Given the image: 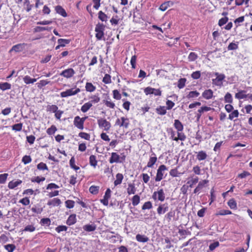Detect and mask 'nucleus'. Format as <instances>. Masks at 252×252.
Here are the masks:
<instances>
[{"instance_id":"nucleus-1","label":"nucleus","mask_w":252,"mask_h":252,"mask_svg":"<svg viewBox=\"0 0 252 252\" xmlns=\"http://www.w3.org/2000/svg\"><path fill=\"white\" fill-rule=\"evenodd\" d=\"M126 158V156L125 155L120 156L117 153L112 152L109 159V162L111 164L114 163H123L125 161Z\"/></svg>"},{"instance_id":"nucleus-2","label":"nucleus","mask_w":252,"mask_h":252,"mask_svg":"<svg viewBox=\"0 0 252 252\" xmlns=\"http://www.w3.org/2000/svg\"><path fill=\"white\" fill-rule=\"evenodd\" d=\"M105 30V25L100 23H98L96 25L95 27V37L97 40H101L104 37V31Z\"/></svg>"},{"instance_id":"nucleus-3","label":"nucleus","mask_w":252,"mask_h":252,"mask_svg":"<svg viewBox=\"0 0 252 252\" xmlns=\"http://www.w3.org/2000/svg\"><path fill=\"white\" fill-rule=\"evenodd\" d=\"M130 125V121L128 118L126 117H122L118 118L115 122V125L120 127L124 128H128Z\"/></svg>"},{"instance_id":"nucleus-4","label":"nucleus","mask_w":252,"mask_h":252,"mask_svg":"<svg viewBox=\"0 0 252 252\" xmlns=\"http://www.w3.org/2000/svg\"><path fill=\"white\" fill-rule=\"evenodd\" d=\"M169 133L170 135V139L172 140L177 142L179 140L184 141L186 139V135L185 133H181L177 132V136H176V132L172 128L169 129Z\"/></svg>"},{"instance_id":"nucleus-5","label":"nucleus","mask_w":252,"mask_h":252,"mask_svg":"<svg viewBox=\"0 0 252 252\" xmlns=\"http://www.w3.org/2000/svg\"><path fill=\"white\" fill-rule=\"evenodd\" d=\"M99 128H103L104 130L108 131L111 127V123L105 118H100L97 121Z\"/></svg>"},{"instance_id":"nucleus-6","label":"nucleus","mask_w":252,"mask_h":252,"mask_svg":"<svg viewBox=\"0 0 252 252\" xmlns=\"http://www.w3.org/2000/svg\"><path fill=\"white\" fill-rule=\"evenodd\" d=\"M214 75L216 76V78L212 80L213 84L217 86H222L223 85L222 81L225 78V75L222 73L220 74L218 72L214 73Z\"/></svg>"},{"instance_id":"nucleus-7","label":"nucleus","mask_w":252,"mask_h":252,"mask_svg":"<svg viewBox=\"0 0 252 252\" xmlns=\"http://www.w3.org/2000/svg\"><path fill=\"white\" fill-rule=\"evenodd\" d=\"M167 170V168L165 165H160L157 169V174L155 177V181H160L163 178L164 172Z\"/></svg>"},{"instance_id":"nucleus-8","label":"nucleus","mask_w":252,"mask_h":252,"mask_svg":"<svg viewBox=\"0 0 252 252\" xmlns=\"http://www.w3.org/2000/svg\"><path fill=\"white\" fill-rule=\"evenodd\" d=\"M81 90L78 88H71L70 89L66 90L65 91L61 93V96L62 97H67L70 96L74 95L79 92Z\"/></svg>"},{"instance_id":"nucleus-9","label":"nucleus","mask_w":252,"mask_h":252,"mask_svg":"<svg viewBox=\"0 0 252 252\" xmlns=\"http://www.w3.org/2000/svg\"><path fill=\"white\" fill-rule=\"evenodd\" d=\"M27 44L25 43H19L12 46L9 50V53L15 52L16 53L22 52L26 50Z\"/></svg>"},{"instance_id":"nucleus-10","label":"nucleus","mask_w":252,"mask_h":252,"mask_svg":"<svg viewBox=\"0 0 252 252\" xmlns=\"http://www.w3.org/2000/svg\"><path fill=\"white\" fill-rule=\"evenodd\" d=\"M165 194L162 189H160L158 191L154 192L152 195V198L154 201L158 200L162 202L165 200Z\"/></svg>"},{"instance_id":"nucleus-11","label":"nucleus","mask_w":252,"mask_h":252,"mask_svg":"<svg viewBox=\"0 0 252 252\" xmlns=\"http://www.w3.org/2000/svg\"><path fill=\"white\" fill-rule=\"evenodd\" d=\"M157 161L158 158L156 154L154 152H152L151 155L150 156V158L147 162V165L144 167L143 170H146L147 168H153Z\"/></svg>"},{"instance_id":"nucleus-12","label":"nucleus","mask_w":252,"mask_h":252,"mask_svg":"<svg viewBox=\"0 0 252 252\" xmlns=\"http://www.w3.org/2000/svg\"><path fill=\"white\" fill-rule=\"evenodd\" d=\"M111 190L109 188H108L102 199L100 200V202L104 206H108L109 204V200L111 198Z\"/></svg>"},{"instance_id":"nucleus-13","label":"nucleus","mask_w":252,"mask_h":252,"mask_svg":"<svg viewBox=\"0 0 252 252\" xmlns=\"http://www.w3.org/2000/svg\"><path fill=\"white\" fill-rule=\"evenodd\" d=\"M75 72L72 68L66 69L60 73V75L66 78H70L73 76Z\"/></svg>"},{"instance_id":"nucleus-14","label":"nucleus","mask_w":252,"mask_h":252,"mask_svg":"<svg viewBox=\"0 0 252 252\" xmlns=\"http://www.w3.org/2000/svg\"><path fill=\"white\" fill-rule=\"evenodd\" d=\"M168 209L167 203L160 204L157 209V213L159 216H161L167 212Z\"/></svg>"},{"instance_id":"nucleus-15","label":"nucleus","mask_w":252,"mask_h":252,"mask_svg":"<svg viewBox=\"0 0 252 252\" xmlns=\"http://www.w3.org/2000/svg\"><path fill=\"white\" fill-rule=\"evenodd\" d=\"M82 119L79 116H77L74 117L73 121L74 126L78 129L83 130L84 128V124L83 123Z\"/></svg>"},{"instance_id":"nucleus-16","label":"nucleus","mask_w":252,"mask_h":252,"mask_svg":"<svg viewBox=\"0 0 252 252\" xmlns=\"http://www.w3.org/2000/svg\"><path fill=\"white\" fill-rule=\"evenodd\" d=\"M208 183V180H203L199 182L197 186L194 189L193 193H199L202 189L205 187V185H206Z\"/></svg>"},{"instance_id":"nucleus-17","label":"nucleus","mask_w":252,"mask_h":252,"mask_svg":"<svg viewBox=\"0 0 252 252\" xmlns=\"http://www.w3.org/2000/svg\"><path fill=\"white\" fill-rule=\"evenodd\" d=\"M173 125L175 129L177 130V132L181 133H184L183 132L184 129V126L179 120H175Z\"/></svg>"},{"instance_id":"nucleus-18","label":"nucleus","mask_w":252,"mask_h":252,"mask_svg":"<svg viewBox=\"0 0 252 252\" xmlns=\"http://www.w3.org/2000/svg\"><path fill=\"white\" fill-rule=\"evenodd\" d=\"M103 103L107 107L110 109H114L116 107L115 103L111 100L109 95L106 99L103 100Z\"/></svg>"},{"instance_id":"nucleus-19","label":"nucleus","mask_w":252,"mask_h":252,"mask_svg":"<svg viewBox=\"0 0 252 252\" xmlns=\"http://www.w3.org/2000/svg\"><path fill=\"white\" fill-rule=\"evenodd\" d=\"M22 183V181L19 179H18L16 181L12 180L8 183V188L9 189H14L16 187L20 185Z\"/></svg>"},{"instance_id":"nucleus-20","label":"nucleus","mask_w":252,"mask_h":252,"mask_svg":"<svg viewBox=\"0 0 252 252\" xmlns=\"http://www.w3.org/2000/svg\"><path fill=\"white\" fill-rule=\"evenodd\" d=\"M77 221L76 215L75 214H71L67 218L66 223L70 226L74 224Z\"/></svg>"},{"instance_id":"nucleus-21","label":"nucleus","mask_w":252,"mask_h":252,"mask_svg":"<svg viewBox=\"0 0 252 252\" xmlns=\"http://www.w3.org/2000/svg\"><path fill=\"white\" fill-rule=\"evenodd\" d=\"M213 91L211 89L205 90L202 94V97L206 99H210L213 97Z\"/></svg>"},{"instance_id":"nucleus-22","label":"nucleus","mask_w":252,"mask_h":252,"mask_svg":"<svg viewBox=\"0 0 252 252\" xmlns=\"http://www.w3.org/2000/svg\"><path fill=\"white\" fill-rule=\"evenodd\" d=\"M62 202L60 199L58 198H54L50 200L47 202V205L49 206H58L61 204Z\"/></svg>"},{"instance_id":"nucleus-23","label":"nucleus","mask_w":252,"mask_h":252,"mask_svg":"<svg viewBox=\"0 0 252 252\" xmlns=\"http://www.w3.org/2000/svg\"><path fill=\"white\" fill-rule=\"evenodd\" d=\"M69 165L70 167L75 170L76 173H80L81 171H78L80 170V167L75 165V159L74 157H72L69 160Z\"/></svg>"},{"instance_id":"nucleus-24","label":"nucleus","mask_w":252,"mask_h":252,"mask_svg":"<svg viewBox=\"0 0 252 252\" xmlns=\"http://www.w3.org/2000/svg\"><path fill=\"white\" fill-rule=\"evenodd\" d=\"M136 189L135 187V185L132 183H129L128 184V187L126 189L127 193L128 195L134 194L136 192Z\"/></svg>"},{"instance_id":"nucleus-25","label":"nucleus","mask_w":252,"mask_h":252,"mask_svg":"<svg viewBox=\"0 0 252 252\" xmlns=\"http://www.w3.org/2000/svg\"><path fill=\"white\" fill-rule=\"evenodd\" d=\"M196 153H197L196 158L199 161L205 160L207 158V155L206 152H205L204 151H200Z\"/></svg>"},{"instance_id":"nucleus-26","label":"nucleus","mask_w":252,"mask_h":252,"mask_svg":"<svg viewBox=\"0 0 252 252\" xmlns=\"http://www.w3.org/2000/svg\"><path fill=\"white\" fill-rule=\"evenodd\" d=\"M124 179V176L122 173H117L116 175V180L114 182V184L115 187L120 185Z\"/></svg>"},{"instance_id":"nucleus-27","label":"nucleus","mask_w":252,"mask_h":252,"mask_svg":"<svg viewBox=\"0 0 252 252\" xmlns=\"http://www.w3.org/2000/svg\"><path fill=\"white\" fill-rule=\"evenodd\" d=\"M173 4V2L170 1H167L162 3L159 9L162 11H165L171 5H172Z\"/></svg>"},{"instance_id":"nucleus-28","label":"nucleus","mask_w":252,"mask_h":252,"mask_svg":"<svg viewBox=\"0 0 252 252\" xmlns=\"http://www.w3.org/2000/svg\"><path fill=\"white\" fill-rule=\"evenodd\" d=\"M136 239L139 242L146 243L147 242L149 239V238L144 235L138 234L136 236Z\"/></svg>"},{"instance_id":"nucleus-29","label":"nucleus","mask_w":252,"mask_h":252,"mask_svg":"<svg viewBox=\"0 0 252 252\" xmlns=\"http://www.w3.org/2000/svg\"><path fill=\"white\" fill-rule=\"evenodd\" d=\"M96 226L94 224H86L83 226V228L84 230L87 232H92L94 231L96 229Z\"/></svg>"},{"instance_id":"nucleus-30","label":"nucleus","mask_w":252,"mask_h":252,"mask_svg":"<svg viewBox=\"0 0 252 252\" xmlns=\"http://www.w3.org/2000/svg\"><path fill=\"white\" fill-rule=\"evenodd\" d=\"M175 210H171L165 215L164 218L167 220L168 222H170L172 219H174L175 218Z\"/></svg>"},{"instance_id":"nucleus-31","label":"nucleus","mask_w":252,"mask_h":252,"mask_svg":"<svg viewBox=\"0 0 252 252\" xmlns=\"http://www.w3.org/2000/svg\"><path fill=\"white\" fill-rule=\"evenodd\" d=\"M246 91L245 90H240L238 93H236L235 94V97L238 99H242L246 98Z\"/></svg>"},{"instance_id":"nucleus-32","label":"nucleus","mask_w":252,"mask_h":252,"mask_svg":"<svg viewBox=\"0 0 252 252\" xmlns=\"http://www.w3.org/2000/svg\"><path fill=\"white\" fill-rule=\"evenodd\" d=\"M166 109L165 106H159L156 109V113L159 115H164L166 114Z\"/></svg>"},{"instance_id":"nucleus-33","label":"nucleus","mask_w":252,"mask_h":252,"mask_svg":"<svg viewBox=\"0 0 252 252\" xmlns=\"http://www.w3.org/2000/svg\"><path fill=\"white\" fill-rule=\"evenodd\" d=\"M56 12L62 16L65 17L67 16V13L65 10L60 5H57L55 7Z\"/></svg>"},{"instance_id":"nucleus-34","label":"nucleus","mask_w":252,"mask_h":252,"mask_svg":"<svg viewBox=\"0 0 252 252\" xmlns=\"http://www.w3.org/2000/svg\"><path fill=\"white\" fill-rule=\"evenodd\" d=\"M93 106V104L91 102H87L84 103L81 107V111L83 113L87 112Z\"/></svg>"},{"instance_id":"nucleus-35","label":"nucleus","mask_w":252,"mask_h":252,"mask_svg":"<svg viewBox=\"0 0 252 252\" xmlns=\"http://www.w3.org/2000/svg\"><path fill=\"white\" fill-rule=\"evenodd\" d=\"M85 89L87 92L92 93L96 90V87L91 82H87L85 85Z\"/></svg>"},{"instance_id":"nucleus-36","label":"nucleus","mask_w":252,"mask_h":252,"mask_svg":"<svg viewBox=\"0 0 252 252\" xmlns=\"http://www.w3.org/2000/svg\"><path fill=\"white\" fill-rule=\"evenodd\" d=\"M227 205L231 209L236 210L237 208V202L234 198H231L227 202Z\"/></svg>"},{"instance_id":"nucleus-37","label":"nucleus","mask_w":252,"mask_h":252,"mask_svg":"<svg viewBox=\"0 0 252 252\" xmlns=\"http://www.w3.org/2000/svg\"><path fill=\"white\" fill-rule=\"evenodd\" d=\"M37 80L36 78H32L30 76L26 75L23 78L24 83L27 84H33Z\"/></svg>"},{"instance_id":"nucleus-38","label":"nucleus","mask_w":252,"mask_h":252,"mask_svg":"<svg viewBox=\"0 0 252 252\" xmlns=\"http://www.w3.org/2000/svg\"><path fill=\"white\" fill-rule=\"evenodd\" d=\"M98 18L102 22H106L108 20V17L105 13L102 11H99L98 13Z\"/></svg>"},{"instance_id":"nucleus-39","label":"nucleus","mask_w":252,"mask_h":252,"mask_svg":"<svg viewBox=\"0 0 252 252\" xmlns=\"http://www.w3.org/2000/svg\"><path fill=\"white\" fill-rule=\"evenodd\" d=\"M89 163L90 164L95 168L97 164V161L96 160V157L94 155H91L89 158Z\"/></svg>"},{"instance_id":"nucleus-40","label":"nucleus","mask_w":252,"mask_h":252,"mask_svg":"<svg viewBox=\"0 0 252 252\" xmlns=\"http://www.w3.org/2000/svg\"><path fill=\"white\" fill-rule=\"evenodd\" d=\"M59 108L56 105L52 104V105H48L46 107V111L47 112L50 113H54Z\"/></svg>"},{"instance_id":"nucleus-41","label":"nucleus","mask_w":252,"mask_h":252,"mask_svg":"<svg viewBox=\"0 0 252 252\" xmlns=\"http://www.w3.org/2000/svg\"><path fill=\"white\" fill-rule=\"evenodd\" d=\"M232 214V212L229 210H220L219 211H218L215 215L216 216H224L227 215H231Z\"/></svg>"},{"instance_id":"nucleus-42","label":"nucleus","mask_w":252,"mask_h":252,"mask_svg":"<svg viewBox=\"0 0 252 252\" xmlns=\"http://www.w3.org/2000/svg\"><path fill=\"white\" fill-rule=\"evenodd\" d=\"M140 198L138 194L134 195L131 198L132 204L133 206H137L140 202Z\"/></svg>"},{"instance_id":"nucleus-43","label":"nucleus","mask_w":252,"mask_h":252,"mask_svg":"<svg viewBox=\"0 0 252 252\" xmlns=\"http://www.w3.org/2000/svg\"><path fill=\"white\" fill-rule=\"evenodd\" d=\"M198 177L196 176L194 178H192L190 180L188 181L187 184L189 185L188 186L189 188H191L194 185L198 183Z\"/></svg>"},{"instance_id":"nucleus-44","label":"nucleus","mask_w":252,"mask_h":252,"mask_svg":"<svg viewBox=\"0 0 252 252\" xmlns=\"http://www.w3.org/2000/svg\"><path fill=\"white\" fill-rule=\"evenodd\" d=\"M99 187L96 186H91L89 188V191L91 193L95 195L99 192Z\"/></svg>"},{"instance_id":"nucleus-45","label":"nucleus","mask_w":252,"mask_h":252,"mask_svg":"<svg viewBox=\"0 0 252 252\" xmlns=\"http://www.w3.org/2000/svg\"><path fill=\"white\" fill-rule=\"evenodd\" d=\"M11 88V85L7 82L0 83V89L2 91L9 90Z\"/></svg>"},{"instance_id":"nucleus-46","label":"nucleus","mask_w":252,"mask_h":252,"mask_svg":"<svg viewBox=\"0 0 252 252\" xmlns=\"http://www.w3.org/2000/svg\"><path fill=\"white\" fill-rule=\"evenodd\" d=\"M238 42H231L227 46V50L228 51L235 50L238 48Z\"/></svg>"},{"instance_id":"nucleus-47","label":"nucleus","mask_w":252,"mask_h":252,"mask_svg":"<svg viewBox=\"0 0 252 252\" xmlns=\"http://www.w3.org/2000/svg\"><path fill=\"white\" fill-rule=\"evenodd\" d=\"M70 42V40L67 39L59 38L58 39V43L60 46L64 47L66 44H68Z\"/></svg>"},{"instance_id":"nucleus-48","label":"nucleus","mask_w":252,"mask_h":252,"mask_svg":"<svg viewBox=\"0 0 252 252\" xmlns=\"http://www.w3.org/2000/svg\"><path fill=\"white\" fill-rule=\"evenodd\" d=\"M37 168L39 170H41V171H44V170L48 171L49 170L48 167L47 165H46V164L43 162H41L37 165Z\"/></svg>"},{"instance_id":"nucleus-49","label":"nucleus","mask_w":252,"mask_h":252,"mask_svg":"<svg viewBox=\"0 0 252 252\" xmlns=\"http://www.w3.org/2000/svg\"><path fill=\"white\" fill-rule=\"evenodd\" d=\"M57 130V128L56 126L55 125H52L47 129L46 132L49 135H52L56 132Z\"/></svg>"},{"instance_id":"nucleus-50","label":"nucleus","mask_w":252,"mask_h":252,"mask_svg":"<svg viewBox=\"0 0 252 252\" xmlns=\"http://www.w3.org/2000/svg\"><path fill=\"white\" fill-rule=\"evenodd\" d=\"M113 97L116 100H120L122 98V95L118 90L112 91Z\"/></svg>"},{"instance_id":"nucleus-51","label":"nucleus","mask_w":252,"mask_h":252,"mask_svg":"<svg viewBox=\"0 0 252 252\" xmlns=\"http://www.w3.org/2000/svg\"><path fill=\"white\" fill-rule=\"evenodd\" d=\"M224 102L225 103H232L233 102V98L232 95L229 93H227L224 97Z\"/></svg>"},{"instance_id":"nucleus-52","label":"nucleus","mask_w":252,"mask_h":252,"mask_svg":"<svg viewBox=\"0 0 252 252\" xmlns=\"http://www.w3.org/2000/svg\"><path fill=\"white\" fill-rule=\"evenodd\" d=\"M231 112L228 117L229 120H233L234 118L238 117L239 113L238 110H234Z\"/></svg>"},{"instance_id":"nucleus-53","label":"nucleus","mask_w":252,"mask_h":252,"mask_svg":"<svg viewBox=\"0 0 252 252\" xmlns=\"http://www.w3.org/2000/svg\"><path fill=\"white\" fill-rule=\"evenodd\" d=\"M35 230V227L34 224H29L25 227L23 231L32 232Z\"/></svg>"},{"instance_id":"nucleus-54","label":"nucleus","mask_w":252,"mask_h":252,"mask_svg":"<svg viewBox=\"0 0 252 252\" xmlns=\"http://www.w3.org/2000/svg\"><path fill=\"white\" fill-rule=\"evenodd\" d=\"M212 109H213V108H212L210 107H208V106H203L201 107L200 108V109H199L198 110L197 112H198L199 114H200L202 115V114L204 112L210 111Z\"/></svg>"},{"instance_id":"nucleus-55","label":"nucleus","mask_w":252,"mask_h":252,"mask_svg":"<svg viewBox=\"0 0 252 252\" xmlns=\"http://www.w3.org/2000/svg\"><path fill=\"white\" fill-rule=\"evenodd\" d=\"M4 248L8 252H13L16 249V246L15 245L11 244L4 245Z\"/></svg>"},{"instance_id":"nucleus-56","label":"nucleus","mask_w":252,"mask_h":252,"mask_svg":"<svg viewBox=\"0 0 252 252\" xmlns=\"http://www.w3.org/2000/svg\"><path fill=\"white\" fill-rule=\"evenodd\" d=\"M23 128V124L18 123L15 124L12 126V129L15 131H20Z\"/></svg>"},{"instance_id":"nucleus-57","label":"nucleus","mask_w":252,"mask_h":252,"mask_svg":"<svg viewBox=\"0 0 252 252\" xmlns=\"http://www.w3.org/2000/svg\"><path fill=\"white\" fill-rule=\"evenodd\" d=\"M199 93L197 91H190L187 95V97L188 98L197 97L199 95Z\"/></svg>"},{"instance_id":"nucleus-58","label":"nucleus","mask_w":252,"mask_h":252,"mask_svg":"<svg viewBox=\"0 0 252 252\" xmlns=\"http://www.w3.org/2000/svg\"><path fill=\"white\" fill-rule=\"evenodd\" d=\"M42 225H46L49 226L51 224V220L49 218H43L41 219L40 221Z\"/></svg>"},{"instance_id":"nucleus-59","label":"nucleus","mask_w":252,"mask_h":252,"mask_svg":"<svg viewBox=\"0 0 252 252\" xmlns=\"http://www.w3.org/2000/svg\"><path fill=\"white\" fill-rule=\"evenodd\" d=\"M32 160L31 156L28 155L24 156L22 159V162L25 165L31 162Z\"/></svg>"},{"instance_id":"nucleus-60","label":"nucleus","mask_w":252,"mask_h":252,"mask_svg":"<svg viewBox=\"0 0 252 252\" xmlns=\"http://www.w3.org/2000/svg\"><path fill=\"white\" fill-rule=\"evenodd\" d=\"M102 82L106 84H108L111 83V76L108 74H105L103 78Z\"/></svg>"},{"instance_id":"nucleus-61","label":"nucleus","mask_w":252,"mask_h":252,"mask_svg":"<svg viewBox=\"0 0 252 252\" xmlns=\"http://www.w3.org/2000/svg\"><path fill=\"white\" fill-rule=\"evenodd\" d=\"M65 207L68 209H72L74 207L75 202L72 200H67L65 201Z\"/></svg>"},{"instance_id":"nucleus-62","label":"nucleus","mask_w":252,"mask_h":252,"mask_svg":"<svg viewBox=\"0 0 252 252\" xmlns=\"http://www.w3.org/2000/svg\"><path fill=\"white\" fill-rule=\"evenodd\" d=\"M198 58L197 55L195 52H191L188 56V60L189 62H193Z\"/></svg>"},{"instance_id":"nucleus-63","label":"nucleus","mask_w":252,"mask_h":252,"mask_svg":"<svg viewBox=\"0 0 252 252\" xmlns=\"http://www.w3.org/2000/svg\"><path fill=\"white\" fill-rule=\"evenodd\" d=\"M77 173L75 175H71L70 177L69 183L70 185L74 186L77 182Z\"/></svg>"},{"instance_id":"nucleus-64","label":"nucleus","mask_w":252,"mask_h":252,"mask_svg":"<svg viewBox=\"0 0 252 252\" xmlns=\"http://www.w3.org/2000/svg\"><path fill=\"white\" fill-rule=\"evenodd\" d=\"M78 135L81 138L87 140H90L91 138L90 134L84 132H80Z\"/></svg>"}]
</instances>
